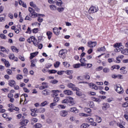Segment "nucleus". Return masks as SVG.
Here are the masks:
<instances>
[{"label":"nucleus","mask_w":128,"mask_h":128,"mask_svg":"<svg viewBox=\"0 0 128 128\" xmlns=\"http://www.w3.org/2000/svg\"><path fill=\"white\" fill-rule=\"evenodd\" d=\"M28 10L30 12L31 14V18H36L38 16V22H42V20H44V19L42 18H40V16H44V14H38L36 12H34V8L29 7Z\"/></svg>","instance_id":"obj_1"},{"label":"nucleus","mask_w":128,"mask_h":128,"mask_svg":"<svg viewBox=\"0 0 128 128\" xmlns=\"http://www.w3.org/2000/svg\"><path fill=\"white\" fill-rule=\"evenodd\" d=\"M116 90L118 94H124V88L120 84L116 85Z\"/></svg>","instance_id":"obj_2"},{"label":"nucleus","mask_w":128,"mask_h":128,"mask_svg":"<svg viewBox=\"0 0 128 128\" xmlns=\"http://www.w3.org/2000/svg\"><path fill=\"white\" fill-rule=\"evenodd\" d=\"M90 86L92 87V88H94V90H104V88L102 86H97L96 85L94 84H90Z\"/></svg>","instance_id":"obj_3"},{"label":"nucleus","mask_w":128,"mask_h":128,"mask_svg":"<svg viewBox=\"0 0 128 128\" xmlns=\"http://www.w3.org/2000/svg\"><path fill=\"white\" fill-rule=\"evenodd\" d=\"M88 48H94V46H96V42L89 41L88 42Z\"/></svg>","instance_id":"obj_4"},{"label":"nucleus","mask_w":128,"mask_h":128,"mask_svg":"<svg viewBox=\"0 0 128 128\" xmlns=\"http://www.w3.org/2000/svg\"><path fill=\"white\" fill-rule=\"evenodd\" d=\"M98 10V8L96 7L92 6L90 8V10H88L89 12H92V14H94V12H96Z\"/></svg>","instance_id":"obj_5"},{"label":"nucleus","mask_w":128,"mask_h":128,"mask_svg":"<svg viewBox=\"0 0 128 128\" xmlns=\"http://www.w3.org/2000/svg\"><path fill=\"white\" fill-rule=\"evenodd\" d=\"M64 92L66 96H72L74 94V92L70 90H64Z\"/></svg>","instance_id":"obj_6"},{"label":"nucleus","mask_w":128,"mask_h":128,"mask_svg":"<svg viewBox=\"0 0 128 128\" xmlns=\"http://www.w3.org/2000/svg\"><path fill=\"white\" fill-rule=\"evenodd\" d=\"M52 92H53L54 94H52V96H56L57 97L58 96V94H60V91L58 90H52Z\"/></svg>","instance_id":"obj_7"},{"label":"nucleus","mask_w":128,"mask_h":128,"mask_svg":"<svg viewBox=\"0 0 128 128\" xmlns=\"http://www.w3.org/2000/svg\"><path fill=\"white\" fill-rule=\"evenodd\" d=\"M70 110L72 112H74V114H78V112H80V110H78L76 107L70 108Z\"/></svg>","instance_id":"obj_8"},{"label":"nucleus","mask_w":128,"mask_h":128,"mask_svg":"<svg viewBox=\"0 0 128 128\" xmlns=\"http://www.w3.org/2000/svg\"><path fill=\"white\" fill-rule=\"evenodd\" d=\"M53 32L56 36H58V34H60V32L58 31V28H53Z\"/></svg>","instance_id":"obj_9"},{"label":"nucleus","mask_w":128,"mask_h":128,"mask_svg":"<svg viewBox=\"0 0 128 128\" xmlns=\"http://www.w3.org/2000/svg\"><path fill=\"white\" fill-rule=\"evenodd\" d=\"M42 84H45V86H40V90H44V88H48V84L46 82H42Z\"/></svg>","instance_id":"obj_10"},{"label":"nucleus","mask_w":128,"mask_h":128,"mask_svg":"<svg viewBox=\"0 0 128 128\" xmlns=\"http://www.w3.org/2000/svg\"><path fill=\"white\" fill-rule=\"evenodd\" d=\"M28 120H24L20 122L21 126H24L28 124Z\"/></svg>","instance_id":"obj_11"},{"label":"nucleus","mask_w":128,"mask_h":128,"mask_svg":"<svg viewBox=\"0 0 128 128\" xmlns=\"http://www.w3.org/2000/svg\"><path fill=\"white\" fill-rule=\"evenodd\" d=\"M38 52H36L33 53H31L30 56V60H32V58H34V56H38Z\"/></svg>","instance_id":"obj_12"},{"label":"nucleus","mask_w":128,"mask_h":128,"mask_svg":"<svg viewBox=\"0 0 128 128\" xmlns=\"http://www.w3.org/2000/svg\"><path fill=\"white\" fill-rule=\"evenodd\" d=\"M32 42L35 46H38V40L36 39V38H34V40H32Z\"/></svg>","instance_id":"obj_13"},{"label":"nucleus","mask_w":128,"mask_h":128,"mask_svg":"<svg viewBox=\"0 0 128 128\" xmlns=\"http://www.w3.org/2000/svg\"><path fill=\"white\" fill-rule=\"evenodd\" d=\"M110 108V104L106 103L102 107V110H106Z\"/></svg>","instance_id":"obj_14"},{"label":"nucleus","mask_w":128,"mask_h":128,"mask_svg":"<svg viewBox=\"0 0 128 128\" xmlns=\"http://www.w3.org/2000/svg\"><path fill=\"white\" fill-rule=\"evenodd\" d=\"M8 84L10 86H14L16 84V82L14 80H10Z\"/></svg>","instance_id":"obj_15"},{"label":"nucleus","mask_w":128,"mask_h":128,"mask_svg":"<svg viewBox=\"0 0 128 128\" xmlns=\"http://www.w3.org/2000/svg\"><path fill=\"white\" fill-rule=\"evenodd\" d=\"M42 94H44V96H48L50 92L48 91V90L46 89L42 92Z\"/></svg>","instance_id":"obj_16"},{"label":"nucleus","mask_w":128,"mask_h":128,"mask_svg":"<svg viewBox=\"0 0 128 128\" xmlns=\"http://www.w3.org/2000/svg\"><path fill=\"white\" fill-rule=\"evenodd\" d=\"M68 114V111L66 110H63L60 112L61 116H66Z\"/></svg>","instance_id":"obj_17"},{"label":"nucleus","mask_w":128,"mask_h":128,"mask_svg":"<svg viewBox=\"0 0 128 128\" xmlns=\"http://www.w3.org/2000/svg\"><path fill=\"white\" fill-rule=\"evenodd\" d=\"M38 112H40V114H43V112H46V109L44 108H40L38 110Z\"/></svg>","instance_id":"obj_18"},{"label":"nucleus","mask_w":128,"mask_h":128,"mask_svg":"<svg viewBox=\"0 0 128 128\" xmlns=\"http://www.w3.org/2000/svg\"><path fill=\"white\" fill-rule=\"evenodd\" d=\"M121 52L123 54L128 55V48H126L125 50H122Z\"/></svg>","instance_id":"obj_19"},{"label":"nucleus","mask_w":128,"mask_h":128,"mask_svg":"<svg viewBox=\"0 0 128 128\" xmlns=\"http://www.w3.org/2000/svg\"><path fill=\"white\" fill-rule=\"evenodd\" d=\"M64 50L62 49L59 52L60 58H62V56H64Z\"/></svg>","instance_id":"obj_20"},{"label":"nucleus","mask_w":128,"mask_h":128,"mask_svg":"<svg viewBox=\"0 0 128 128\" xmlns=\"http://www.w3.org/2000/svg\"><path fill=\"white\" fill-rule=\"evenodd\" d=\"M84 110L86 112H88V114H90L92 112V109L90 108H85Z\"/></svg>","instance_id":"obj_21"},{"label":"nucleus","mask_w":128,"mask_h":128,"mask_svg":"<svg viewBox=\"0 0 128 128\" xmlns=\"http://www.w3.org/2000/svg\"><path fill=\"white\" fill-rule=\"evenodd\" d=\"M0 50H1V52H6V54H8V51L6 50V48H4V47L1 46Z\"/></svg>","instance_id":"obj_22"},{"label":"nucleus","mask_w":128,"mask_h":128,"mask_svg":"<svg viewBox=\"0 0 128 128\" xmlns=\"http://www.w3.org/2000/svg\"><path fill=\"white\" fill-rule=\"evenodd\" d=\"M42 128V124L40 123H37L34 126V128Z\"/></svg>","instance_id":"obj_23"},{"label":"nucleus","mask_w":128,"mask_h":128,"mask_svg":"<svg viewBox=\"0 0 128 128\" xmlns=\"http://www.w3.org/2000/svg\"><path fill=\"white\" fill-rule=\"evenodd\" d=\"M50 8L52 10H56V6L54 5H50Z\"/></svg>","instance_id":"obj_24"},{"label":"nucleus","mask_w":128,"mask_h":128,"mask_svg":"<svg viewBox=\"0 0 128 128\" xmlns=\"http://www.w3.org/2000/svg\"><path fill=\"white\" fill-rule=\"evenodd\" d=\"M110 68H105L103 69L104 72H105L106 74L108 72H110Z\"/></svg>","instance_id":"obj_25"},{"label":"nucleus","mask_w":128,"mask_h":128,"mask_svg":"<svg viewBox=\"0 0 128 128\" xmlns=\"http://www.w3.org/2000/svg\"><path fill=\"white\" fill-rule=\"evenodd\" d=\"M9 58L10 60H14V54H10Z\"/></svg>","instance_id":"obj_26"},{"label":"nucleus","mask_w":128,"mask_h":128,"mask_svg":"<svg viewBox=\"0 0 128 128\" xmlns=\"http://www.w3.org/2000/svg\"><path fill=\"white\" fill-rule=\"evenodd\" d=\"M74 68H80V64H74L73 65Z\"/></svg>","instance_id":"obj_27"},{"label":"nucleus","mask_w":128,"mask_h":128,"mask_svg":"<svg viewBox=\"0 0 128 128\" xmlns=\"http://www.w3.org/2000/svg\"><path fill=\"white\" fill-rule=\"evenodd\" d=\"M70 100L68 98L62 100V104H68Z\"/></svg>","instance_id":"obj_28"},{"label":"nucleus","mask_w":128,"mask_h":128,"mask_svg":"<svg viewBox=\"0 0 128 128\" xmlns=\"http://www.w3.org/2000/svg\"><path fill=\"white\" fill-rule=\"evenodd\" d=\"M34 36H32L30 37V38L28 39L27 42L29 43L30 44L32 42V40H34Z\"/></svg>","instance_id":"obj_29"},{"label":"nucleus","mask_w":128,"mask_h":128,"mask_svg":"<svg viewBox=\"0 0 128 128\" xmlns=\"http://www.w3.org/2000/svg\"><path fill=\"white\" fill-rule=\"evenodd\" d=\"M56 106V102H53L52 103H51L50 105V108H53L54 106Z\"/></svg>","instance_id":"obj_30"},{"label":"nucleus","mask_w":128,"mask_h":128,"mask_svg":"<svg viewBox=\"0 0 128 128\" xmlns=\"http://www.w3.org/2000/svg\"><path fill=\"white\" fill-rule=\"evenodd\" d=\"M68 88H72L73 86H76L74 84H72V83H68L67 85Z\"/></svg>","instance_id":"obj_31"},{"label":"nucleus","mask_w":128,"mask_h":128,"mask_svg":"<svg viewBox=\"0 0 128 128\" xmlns=\"http://www.w3.org/2000/svg\"><path fill=\"white\" fill-rule=\"evenodd\" d=\"M50 82H51V84H58V81L56 80H50Z\"/></svg>","instance_id":"obj_32"},{"label":"nucleus","mask_w":128,"mask_h":128,"mask_svg":"<svg viewBox=\"0 0 128 128\" xmlns=\"http://www.w3.org/2000/svg\"><path fill=\"white\" fill-rule=\"evenodd\" d=\"M96 121L98 124H100V122H102V118L100 116H97L96 118Z\"/></svg>","instance_id":"obj_33"},{"label":"nucleus","mask_w":128,"mask_h":128,"mask_svg":"<svg viewBox=\"0 0 128 128\" xmlns=\"http://www.w3.org/2000/svg\"><path fill=\"white\" fill-rule=\"evenodd\" d=\"M60 2H56V6H62V2L61 0H59Z\"/></svg>","instance_id":"obj_34"},{"label":"nucleus","mask_w":128,"mask_h":128,"mask_svg":"<svg viewBox=\"0 0 128 128\" xmlns=\"http://www.w3.org/2000/svg\"><path fill=\"white\" fill-rule=\"evenodd\" d=\"M88 126H89L87 124H82L80 126L81 128H86Z\"/></svg>","instance_id":"obj_35"},{"label":"nucleus","mask_w":128,"mask_h":128,"mask_svg":"<svg viewBox=\"0 0 128 128\" xmlns=\"http://www.w3.org/2000/svg\"><path fill=\"white\" fill-rule=\"evenodd\" d=\"M0 38H3V40H6V36L4 34H0Z\"/></svg>","instance_id":"obj_36"},{"label":"nucleus","mask_w":128,"mask_h":128,"mask_svg":"<svg viewBox=\"0 0 128 128\" xmlns=\"http://www.w3.org/2000/svg\"><path fill=\"white\" fill-rule=\"evenodd\" d=\"M60 62H56V64H54V68H58V66H60Z\"/></svg>","instance_id":"obj_37"},{"label":"nucleus","mask_w":128,"mask_h":128,"mask_svg":"<svg viewBox=\"0 0 128 128\" xmlns=\"http://www.w3.org/2000/svg\"><path fill=\"white\" fill-rule=\"evenodd\" d=\"M46 104H48V102L45 101V102L41 103L40 106H46Z\"/></svg>","instance_id":"obj_38"},{"label":"nucleus","mask_w":128,"mask_h":128,"mask_svg":"<svg viewBox=\"0 0 128 128\" xmlns=\"http://www.w3.org/2000/svg\"><path fill=\"white\" fill-rule=\"evenodd\" d=\"M58 100H60V98H58V97H55L54 99V102H56V104Z\"/></svg>","instance_id":"obj_39"},{"label":"nucleus","mask_w":128,"mask_h":128,"mask_svg":"<svg viewBox=\"0 0 128 128\" xmlns=\"http://www.w3.org/2000/svg\"><path fill=\"white\" fill-rule=\"evenodd\" d=\"M117 78H119L120 80H124V76L122 74L117 75Z\"/></svg>","instance_id":"obj_40"},{"label":"nucleus","mask_w":128,"mask_h":128,"mask_svg":"<svg viewBox=\"0 0 128 128\" xmlns=\"http://www.w3.org/2000/svg\"><path fill=\"white\" fill-rule=\"evenodd\" d=\"M6 72L8 74H12V71L10 69H7Z\"/></svg>","instance_id":"obj_41"},{"label":"nucleus","mask_w":128,"mask_h":128,"mask_svg":"<svg viewBox=\"0 0 128 128\" xmlns=\"http://www.w3.org/2000/svg\"><path fill=\"white\" fill-rule=\"evenodd\" d=\"M11 48L12 52H16V50H18V48H16L14 46H12Z\"/></svg>","instance_id":"obj_42"},{"label":"nucleus","mask_w":128,"mask_h":128,"mask_svg":"<svg viewBox=\"0 0 128 128\" xmlns=\"http://www.w3.org/2000/svg\"><path fill=\"white\" fill-rule=\"evenodd\" d=\"M30 6H32V8H36V5L34 4L33 2H30Z\"/></svg>","instance_id":"obj_43"},{"label":"nucleus","mask_w":128,"mask_h":128,"mask_svg":"<svg viewBox=\"0 0 128 128\" xmlns=\"http://www.w3.org/2000/svg\"><path fill=\"white\" fill-rule=\"evenodd\" d=\"M122 106L123 108H128V103L127 102H124L122 104Z\"/></svg>","instance_id":"obj_44"},{"label":"nucleus","mask_w":128,"mask_h":128,"mask_svg":"<svg viewBox=\"0 0 128 128\" xmlns=\"http://www.w3.org/2000/svg\"><path fill=\"white\" fill-rule=\"evenodd\" d=\"M38 32V28H35L32 30L33 34H36Z\"/></svg>","instance_id":"obj_45"},{"label":"nucleus","mask_w":128,"mask_h":128,"mask_svg":"<svg viewBox=\"0 0 128 128\" xmlns=\"http://www.w3.org/2000/svg\"><path fill=\"white\" fill-rule=\"evenodd\" d=\"M102 68H104V67L100 66L96 68V70L97 72H100V70H102Z\"/></svg>","instance_id":"obj_46"},{"label":"nucleus","mask_w":128,"mask_h":128,"mask_svg":"<svg viewBox=\"0 0 128 128\" xmlns=\"http://www.w3.org/2000/svg\"><path fill=\"white\" fill-rule=\"evenodd\" d=\"M84 78H86L87 80H88L90 78V76L89 75L86 74L84 76Z\"/></svg>","instance_id":"obj_47"},{"label":"nucleus","mask_w":128,"mask_h":128,"mask_svg":"<svg viewBox=\"0 0 128 128\" xmlns=\"http://www.w3.org/2000/svg\"><path fill=\"white\" fill-rule=\"evenodd\" d=\"M49 72L50 74H56V72H58V71L54 70H50Z\"/></svg>","instance_id":"obj_48"},{"label":"nucleus","mask_w":128,"mask_h":128,"mask_svg":"<svg viewBox=\"0 0 128 128\" xmlns=\"http://www.w3.org/2000/svg\"><path fill=\"white\" fill-rule=\"evenodd\" d=\"M89 106L90 108H94V104L92 102H90Z\"/></svg>","instance_id":"obj_49"},{"label":"nucleus","mask_w":128,"mask_h":128,"mask_svg":"<svg viewBox=\"0 0 128 128\" xmlns=\"http://www.w3.org/2000/svg\"><path fill=\"white\" fill-rule=\"evenodd\" d=\"M76 96H81L82 94V92L78 91V90L76 92Z\"/></svg>","instance_id":"obj_50"},{"label":"nucleus","mask_w":128,"mask_h":128,"mask_svg":"<svg viewBox=\"0 0 128 128\" xmlns=\"http://www.w3.org/2000/svg\"><path fill=\"white\" fill-rule=\"evenodd\" d=\"M26 32V34H32V30H30V27H28L27 31Z\"/></svg>","instance_id":"obj_51"},{"label":"nucleus","mask_w":128,"mask_h":128,"mask_svg":"<svg viewBox=\"0 0 128 128\" xmlns=\"http://www.w3.org/2000/svg\"><path fill=\"white\" fill-rule=\"evenodd\" d=\"M18 58H20V60H22V62H24V57L22 56H19Z\"/></svg>","instance_id":"obj_52"},{"label":"nucleus","mask_w":128,"mask_h":128,"mask_svg":"<svg viewBox=\"0 0 128 128\" xmlns=\"http://www.w3.org/2000/svg\"><path fill=\"white\" fill-rule=\"evenodd\" d=\"M16 78L18 80H22V76L21 74L18 75V76H16Z\"/></svg>","instance_id":"obj_53"},{"label":"nucleus","mask_w":128,"mask_h":128,"mask_svg":"<svg viewBox=\"0 0 128 128\" xmlns=\"http://www.w3.org/2000/svg\"><path fill=\"white\" fill-rule=\"evenodd\" d=\"M23 90L24 92H30V90L26 88H24Z\"/></svg>","instance_id":"obj_54"},{"label":"nucleus","mask_w":128,"mask_h":128,"mask_svg":"<svg viewBox=\"0 0 128 128\" xmlns=\"http://www.w3.org/2000/svg\"><path fill=\"white\" fill-rule=\"evenodd\" d=\"M58 10L59 12H64V8H58Z\"/></svg>","instance_id":"obj_55"},{"label":"nucleus","mask_w":128,"mask_h":128,"mask_svg":"<svg viewBox=\"0 0 128 128\" xmlns=\"http://www.w3.org/2000/svg\"><path fill=\"white\" fill-rule=\"evenodd\" d=\"M114 48H118V46H120V44L116 43L114 45Z\"/></svg>","instance_id":"obj_56"},{"label":"nucleus","mask_w":128,"mask_h":128,"mask_svg":"<svg viewBox=\"0 0 128 128\" xmlns=\"http://www.w3.org/2000/svg\"><path fill=\"white\" fill-rule=\"evenodd\" d=\"M68 104H70L71 106H74V104H76V103H74V101L72 100V101H69Z\"/></svg>","instance_id":"obj_57"},{"label":"nucleus","mask_w":128,"mask_h":128,"mask_svg":"<svg viewBox=\"0 0 128 128\" xmlns=\"http://www.w3.org/2000/svg\"><path fill=\"white\" fill-rule=\"evenodd\" d=\"M88 122H90L91 124L93 122L94 119L92 118H88Z\"/></svg>","instance_id":"obj_58"},{"label":"nucleus","mask_w":128,"mask_h":128,"mask_svg":"<svg viewBox=\"0 0 128 128\" xmlns=\"http://www.w3.org/2000/svg\"><path fill=\"white\" fill-rule=\"evenodd\" d=\"M112 68H116V70H118L120 68V66L118 65H116L112 66Z\"/></svg>","instance_id":"obj_59"},{"label":"nucleus","mask_w":128,"mask_h":128,"mask_svg":"<svg viewBox=\"0 0 128 128\" xmlns=\"http://www.w3.org/2000/svg\"><path fill=\"white\" fill-rule=\"evenodd\" d=\"M63 64L64 66H66V68H68V66H70V64H68V63L66 62H63Z\"/></svg>","instance_id":"obj_60"},{"label":"nucleus","mask_w":128,"mask_h":128,"mask_svg":"<svg viewBox=\"0 0 128 128\" xmlns=\"http://www.w3.org/2000/svg\"><path fill=\"white\" fill-rule=\"evenodd\" d=\"M72 88V90H76V92H77V90H80V89L78 88H76V86H73Z\"/></svg>","instance_id":"obj_61"},{"label":"nucleus","mask_w":128,"mask_h":128,"mask_svg":"<svg viewBox=\"0 0 128 128\" xmlns=\"http://www.w3.org/2000/svg\"><path fill=\"white\" fill-rule=\"evenodd\" d=\"M19 40H20V42H24V40H26V39L24 38L20 37L19 38Z\"/></svg>","instance_id":"obj_62"},{"label":"nucleus","mask_w":128,"mask_h":128,"mask_svg":"<svg viewBox=\"0 0 128 128\" xmlns=\"http://www.w3.org/2000/svg\"><path fill=\"white\" fill-rule=\"evenodd\" d=\"M6 20L4 19V17H0V22H4Z\"/></svg>","instance_id":"obj_63"},{"label":"nucleus","mask_w":128,"mask_h":128,"mask_svg":"<svg viewBox=\"0 0 128 128\" xmlns=\"http://www.w3.org/2000/svg\"><path fill=\"white\" fill-rule=\"evenodd\" d=\"M4 64L6 66H10V62H8V61H5Z\"/></svg>","instance_id":"obj_64"}]
</instances>
